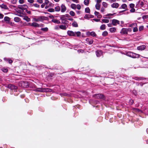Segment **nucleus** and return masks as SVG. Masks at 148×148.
<instances>
[{
    "label": "nucleus",
    "instance_id": "1",
    "mask_svg": "<svg viewBox=\"0 0 148 148\" xmlns=\"http://www.w3.org/2000/svg\"><path fill=\"white\" fill-rule=\"evenodd\" d=\"M19 85L23 87H27L29 86L28 82L23 81H21L20 82V84H19Z\"/></svg>",
    "mask_w": 148,
    "mask_h": 148
},
{
    "label": "nucleus",
    "instance_id": "2",
    "mask_svg": "<svg viewBox=\"0 0 148 148\" xmlns=\"http://www.w3.org/2000/svg\"><path fill=\"white\" fill-rule=\"evenodd\" d=\"M60 19L61 20L62 23H66L68 22L66 20V18L63 15L60 16Z\"/></svg>",
    "mask_w": 148,
    "mask_h": 148
},
{
    "label": "nucleus",
    "instance_id": "3",
    "mask_svg": "<svg viewBox=\"0 0 148 148\" xmlns=\"http://www.w3.org/2000/svg\"><path fill=\"white\" fill-rule=\"evenodd\" d=\"M60 10L63 13L65 12L66 10V8L65 6L63 4H62L60 6Z\"/></svg>",
    "mask_w": 148,
    "mask_h": 148
},
{
    "label": "nucleus",
    "instance_id": "4",
    "mask_svg": "<svg viewBox=\"0 0 148 148\" xmlns=\"http://www.w3.org/2000/svg\"><path fill=\"white\" fill-rule=\"evenodd\" d=\"M120 21L116 19H114L112 20V23L114 26H116L117 24H119Z\"/></svg>",
    "mask_w": 148,
    "mask_h": 148
},
{
    "label": "nucleus",
    "instance_id": "5",
    "mask_svg": "<svg viewBox=\"0 0 148 148\" xmlns=\"http://www.w3.org/2000/svg\"><path fill=\"white\" fill-rule=\"evenodd\" d=\"M28 8L27 5H19L18 6V8L22 10H24Z\"/></svg>",
    "mask_w": 148,
    "mask_h": 148
},
{
    "label": "nucleus",
    "instance_id": "6",
    "mask_svg": "<svg viewBox=\"0 0 148 148\" xmlns=\"http://www.w3.org/2000/svg\"><path fill=\"white\" fill-rule=\"evenodd\" d=\"M86 35L88 36H97L96 34L94 32H87L86 33Z\"/></svg>",
    "mask_w": 148,
    "mask_h": 148
},
{
    "label": "nucleus",
    "instance_id": "7",
    "mask_svg": "<svg viewBox=\"0 0 148 148\" xmlns=\"http://www.w3.org/2000/svg\"><path fill=\"white\" fill-rule=\"evenodd\" d=\"M29 24L31 26H33L35 27H40L39 24L33 22L32 23H29Z\"/></svg>",
    "mask_w": 148,
    "mask_h": 148
},
{
    "label": "nucleus",
    "instance_id": "8",
    "mask_svg": "<svg viewBox=\"0 0 148 148\" xmlns=\"http://www.w3.org/2000/svg\"><path fill=\"white\" fill-rule=\"evenodd\" d=\"M67 34L69 36H75V33L71 31H68L67 32Z\"/></svg>",
    "mask_w": 148,
    "mask_h": 148
},
{
    "label": "nucleus",
    "instance_id": "9",
    "mask_svg": "<svg viewBox=\"0 0 148 148\" xmlns=\"http://www.w3.org/2000/svg\"><path fill=\"white\" fill-rule=\"evenodd\" d=\"M8 88L11 89H16L17 87L16 86L12 85V84H9L8 86Z\"/></svg>",
    "mask_w": 148,
    "mask_h": 148
},
{
    "label": "nucleus",
    "instance_id": "10",
    "mask_svg": "<svg viewBox=\"0 0 148 148\" xmlns=\"http://www.w3.org/2000/svg\"><path fill=\"white\" fill-rule=\"evenodd\" d=\"M119 6V4L117 3H114L111 5V6L112 8H117Z\"/></svg>",
    "mask_w": 148,
    "mask_h": 148
},
{
    "label": "nucleus",
    "instance_id": "11",
    "mask_svg": "<svg viewBox=\"0 0 148 148\" xmlns=\"http://www.w3.org/2000/svg\"><path fill=\"white\" fill-rule=\"evenodd\" d=\"M139 55L138 54L132 53L131 54V56L130 57L132 58H138L139 57Z\"/></svg>",
    "mask_w": 148,
    "mask_h": 148
},
{
    "label": "nucleus",
    "instance_id": "12",
    "mask_svg": "<svg viewBox=\"0 0 148 148\" xmlns=\"http://www.w3.org/2000/svg\"><path fill=\"white\" fill-rule=\"evenodd\" d=\"M127 29L123 28L121 31V33L123 34H127Z\"/></svg>",
    "mask_w": 148,
    "mask_h": 148
},
{
    "label": "nucleus",
    "instance_id": "13",
    "mask_svg": "<svg viewBox=\"0 0 148 148\" xmlns=\"http://www.w3.org/2000/svg\"><path fill=\"white\" fill-rule=\"evenodd\" d=\"M96 96L99 99H104V95L101 94H97L96 95Z\"/></svg>",
    "mask_w": 148,
    "mask_h": 148
},
{
    "label": "nucleus",
    "instance_id": "14",
    "mask_svg": "<svg viewBox=\"0 0 148 148\" xmlns=\"http://www.w3.org/2000/svg\"><path fill=\"white\" fill-rule=\"evenodd\" d=\"M0 7H1V8L4 9L5 10H7L8 9V8L7 5L4 4H0Z\"/></svg>",
    "mask_w": 148,
    "mask_h": 148
},
{
    "label": "nucleus",
    "instance_id": "15",
    "mask_svg": "<svg viewBox=\"0 0 148 148\" xmlns=\"http://www.w3.org/2000/svg\"><path fill=\"white\" fill-rule=\"evenodd\" d=\"M40 21H42L46 19L47 17L43 16H40L38 17Z\"/></svg>",
    "mask_w": 148,
    "mask_h": 148
},
{
    "label": "nucleus",
    "instance_id": "16",
    "mask_svg": "<svg viewBox=\"0 0 148 148\" xmlns=\"http://www.w3.org/2000/svg\"><path fill=\"white\" fill-rule=\"evenodd\" d=\"M36 91L40 92H45L46 91V90L45 88H37L36 89Z\"/></svg>",
    "mask_w": 148,
    "mask_h": 148
},
{
    "label": "nucleus",
    "instance_id": "17",
    "mask_svg": "<svg viewBox=\"0 0 148 148\" xmlns=\"http://www.w3.org/2000/svg\"><path fill=\"white\" fill-rule=\"evenodd\" d=\"M23 20L26 21L27 22H29L30 21V19L27 16H24L23 17Z\"/></svg>",
    "mask_w": 148,
    "mask_h": 148
},
{
    "label": "nucleus",
    "instance_id": "18",
    "mask_svg": "<svg viewBox=\"0 0 148 148\" xmlns=\"http://www.w3.org/2000/svg\"><path fill=\"white\" fill-rule=\"evenodd\" d=\"M51 21L54 23H56L57 24H60V21L59 20H57L56 19H52Z\"/></svg>",
    "mask_w": 148,
    "mask_h": 148
},
{
    "label": "nucleus",
    "instance_id": "19",
    "mask_svg": "<svg viewBox=\"0 0 148 148\" xmlns=\"http://www.w3.org/2000/svg\"><path fill=\"white\" fill-rule=\"evenodd\" d=\"M102 54V52L101 51H98L96 52V55L97 56H100Z\"/></svg>",
    "mask_w": 148,
    "mask_h": 148
},
{
    "label": "nucleus",
    "instance_id": "20",
    "mask_svg": "<svg viewBox=\"0 0 148 148\" xmlns=\"http://www.w3.org/2000/svg\"><path fill=\"white\" fill-rule=\"evenodd\" d=\"M54 8V10H55V11L56 12H59L60 10V8L59 6H56Z\"/></svg>",
    "mask_w": 148,
    "mask_h": 148
},
{
    "label": "nucleus",
    "instance_id": "21",
    "mask_svg": "<svg viewBox=\"0 0 148 148\" xmlns=\"http://www.w3.org/2000/svg\"><path fill=\"white\" fill-rule=\"evenodd\" d=\"M109 30L110 32L113 33L115 32L116 29L114 27H111L110 29Z\"/></svg>",
    "mask_w": 148,
    "mask_h": 148
},
{
    "label": "nucleus",
    "instance_id": "22",
    "mask_svg": "<svg viewBox=\"0 0 148 148\" xmlns=\"http://www.w3.org/2000/svg\"><path fill=\"white\" fill-rule=\"evenodd\" d=\"M59 27L60 29L63 30H66V26L65 25H60L59 26Z\"/></svg>",
    "mask_w": 148,
    "mask_h": 148
},
{
    "label": "nucleus",
    "instance_id": "23",
    "mask_svg": "<svg viewBox=\"0 0 148 148\" xmlns=\"http://www.w3.org/2000/svg\"><path fill=\"white\" fill-rule=\"evenodd\" d=\"M14 21L16 22H18L20 21V18L18 17H16L14 18Z\"/></svg>",
    "mask_w": 148,
    "mask_h": 148
},
{
    "label": "nucleus",
    "instance_id": "24",
    "mask_svg": "<svg viewBox=\"0 0 148 148\" xmlns=\"http://www.w3.org/2000/svg\"><path fill=\"white\" fill-rule=\"evenodd\" d=\"M71 8L73 9H75L76 8V5L75 4L72 3L71 5Z\"/></svg>",
    "mask_w": 148,
    "mask_h": 148
},
{
    "label": "nucleus",
    "instance_id": "25",
    "mask_svg": "<svg viewBox=\"0 0 148 148\" xmlns=\"http://www.w3.org/2000/svg\"><path fill=\"white\" fill-rule=\"evenodd\" d=\"M72 26L75 27H77L78 26L77 23L75 22L74 21L72 24Z\"/></svg>",
    "mask_w": 148,
    "mask_h": 148
},
{
    "label": "nucleus",
    "instance_id": "26",
    "mask_svg": "<svg viewBox=\"0 0 148 148\" xmlns=\"http://www.w3.org/2000/svg\"><path fill=\"white\" fill-rule=\"evenodd\" d=\"M115 13L112 14H106L105 16H108L107 17L108 18H111L110 16H112Z\"/></svg>",
    "mask_w": 148,
    "mask_h": 148
},
{
    "label": "nucleus",
    "instance_id": "27",
    "mask_svg": "<svg viewBox=\"0 0 148 148\" xmlns=\"http://www.w3.org/2000/svg\"><path fill=\"white\" fill-rule=\"evenodd\" d=\"M75 35H76L77 37H79L81 35V33L80 32H75Z\"/></svg>",
    "mask_w": 148,
    "mask_h": 148
},
{
    "label": "nucleus",
    "instance_id": "28",
    "mask_svg": "<svg viewBox=\"0 0 148 148\" xmlns=\"http://www.w3.org/2000/svg\"><path fill=\"white\" fill-rule=\"evenodd\" d=\"M101 29L104 30L106 29V25L104 24H103L101 25L100 27Z\"/></svg>",
    "mask_w": 148,
    "mask_h": 148
},
{
    "label": "nucleus",
    "instance_id": "29",
    "mask_svg": "<svg viewBox=\"0 0 148 148\" xmlns=\"http://www.w3.org/2000/svg\"><path fill=\"white\" fill-rule=\"evenodd\" d=\"M122 8L123 9H127V5L125 4H122L121 6Z\"/></svg>",
    "mask_w": 148,
    "mask_h": 148
},
{
    "label": "nucleus",
    "instance_id": "30",
    "mask_svg": "<svg viewBox=\"0 0 148 148\" xmlns=\"http://www.w3.org/2000/svg\"><path fill=\"white\" fill-rule=\"evenodd\" d=\"M84 4L86 5H88L89 3V0H85L84 1Z\"/></svg>",
    "mask_w": 148,
    "mask_h": 148
},
{
    "label": "nucleus",
    "instance_id": "31",
    "mask_svg": "<svg viewBox=\"0 0 148 148\" xmlns=\"http://www.w3.org/2000/svg\"><path fill=\"white\" fill-rule=\"evenodd\" d=\"M102 21L103 23H107L109 22V20L108 19H103L102 20Z\"/></svg>",
    "mask_w": 148,
    "mask_h": 148
},
{
    "label": "nucleus",
    "instance_id": "32",
    "mask_svg": "<svg viewBox=\"0 0 148 148\" xmlns=\"http://www.w3.org/2000/svg\"><path fill=\"white\" fill-rule=\"evenodd\" d=\"M4 20L9 22L10 21V18L9 17L5 16L4 18Z\"/></svg>",
    "mask_w": 148,
    "mask_h": 148
},
{
    "label": "nucleus",
    "instance_id": "33",
    "mask_svg": "<svg viewBox=\"0 0 148 148\" xmlns=\"http://www.w3.org/2000/svg\"><path fill=\"white\" fill-rule=\"evenodd\" d=\"M85 12L87 13L90 12V10L88 7L86 8L85 9Z\"/></svg>",
    "mask_w": 148,
    "mask_h": 148
},
{
    "label": "nucleus",
    "instance_id": "34",
    "mask_svg": "<svg viewBox=\"0 0 148 148\" xmlns=\"http://www.w3.org/2000/svg\"><path fill=\"white\" fill-rule=\"evenodd\" d=\"M41 30L44 32H47L48 31V29L47 27H45L44 28H42L41 29Z\"/></svg>",
    "mask_w": 148,
    "mask_h": 148
},
{
    "label": "nucleus",
    "instance_id": "35",
    "mask_svg": "<svg viewBox=\"0 0 148 148\" xmlns=\"http://www.w3.org/2000/svg\"><path fill=\"white\" fill-rule=\"evenodd\" d=\"M108 34V33L107 31H105L103 32L102 34V35L103 36H107Z\"/></svg>",
    "mask_w": 148,
    "mask_h": 148
},
{
    "label": "nucleus",
    "instance_id": "36",
    "mask_svg": "<svg viewBox=\"0 0 148 148\" xmlns=\"http://www.w3.org/2000/svg\"><path fill=\"white\" fill-rule=\"evenodd\" d=\"M145 49L144 47H137V49L138 50H143Z\"/></svg>",
    "mask_w": 148,
    "mask_h": 148
},
{
    "label": "nucleus",
    "instance_id": "37",
    "mask_svg": "<svg viewBox=\"0 0 148 148\" xmlns=\"http://www.w3.org/2000/svg\"><path fill=\"white\" fill-rule=\"evenodd\" d=\"M69 14L72 16H74L75 15V12L72 11H71L70 12Z\"/></svg>",
    "mask_w": 148,
    "mask_h": 148
},
{
    "label": "nucleus",
    "instance_id": "38",
    "mask_svg": "<svg viewBox=\"0 0 148 148\" xmlns=\"http://www.w3.org/2000/svg\"><path fill=\"white\" fill-rule=\"evenodd\" d=\"M95 7L97 9L99 10L100 8V5L99 4H97L96 5Z\"/></svg>",
    "mask_w": 148,
    "mask_h": 148
},
{
    "label": "nucleus",
    "instance_id": "39",
    "mask_svg": "<svg viewBox=\"0 0 148 148\" xmlns=\"http://www.w3.org/2000/svg\"><path fill=\"white\" fill-rule=\"evenodd\" d=\"M2 71L4 72H6L8 71V69L7 68H3L1 69Z\"/></svg>",
    "mask_w": 148,
    "mask_h": 148
},
{
    "label": "nucleus",
    "instance_id": "40",
    "mask_svg": "<svg viewBox=\"0 0 148 148\" xmlns=\"http://www.w3.org/2000/svg\"><path fill=\"white\" fill-rule=\"evenodd\" d=\"M48 11L50 12H53L55 11V10L53 8H50L49 9Z\"/></svg>",
    "mask_w": 148,
    "mask_h": 148
},
{
    "label": "nucleus",
    "instance_id": "41",
    "mask_svg": "<svg viewBox=\"0 0 148 148\" xmlns=\"http://www.w3.org/2000/svg\"><path fill=\"white\" fill-rule=\"evenodd\" d=\"M33 21L36 22H38L40 21L38 17L37 18H33Z\"/></svg>",
    "mask_w": 148,
    "mask_h": 148
},
{
    "label": "nucleus",
    "instance_id": "42",
    "mask_svg": "<svg viewBox=\"0 0 148 148\" xmlns=\"http://www.w3.org/2000/svg\"><path fill=\"white\" fill-rule=\"evenodd\" d=\"M102 5L103 7L106 8L108 4L106 3L103 2L102 3Z\"/></svg>",
    "mask_w": 148,
    "mask_h": 148
},
{
    "label": "nucleus",
    "instance_id": "43",
    "mask_svg": "<svg viewBox=\"0 0 148 148\" xmlns=\"http://www.w3.org/2000/svg\"><path fill=\"white\" fill-rule=\"evenodd\" d=\"M33 6H34V7L38 8L40 7V5L38 4L37 3L33 4L32 5Z\"/></svg>",
    "mask_w": 148,
    "mask_h": 148
},
{
    "label": "nucleus",
    "instance_id": "44",
    "mask_svg": "<svg viewBox=\"0 0 148 148\" xmlns=\"http://www.w3.org/2000/svg\"><path fill=\"white\" fill-rule=\"evenodd\" d=\"M135 6V5L133 3H131L130 4V7L131 8H134Z\"/></svg>",
    "mask_w": 148,
    "mask_h": 148
},
{
    "label": "nucleus",
    "instance_id": "45",
    "mask_svg": "<svg viewBox=\"0 0 148 148\" xmlns=\"http://www.w3.org/2000/svg\"><path fill=\"white\" fill-rule=\"evenodd\" d=\"M76 8L78 10H79L81 9V7L79 4H77L76 5Z\"/></svg>",
    "mask_w": 148,
    "mask_h": 148
},
{
    "label": "nucleus",
    "instance_id": "46",
    "mask_svg": "<svg viewBox=\"0 0 148 148\" xmlns=\"http://www.w3.org/2000/svg\"><path fill=\"white\" fill-rule=\"evenodd\" d=\"M45 4L48 5V4L49 3V5L51 4V3H49L48 0H45Z\"/></svg>",
    "mask_w": 148,
    "mask_h": 148
},
{
    "label": "nucleus",
    "instance_id": "47",
    "mask_svg": "<svg viewBox=\"0 0 148 148\" xmlns=\"http://www.w3.org/2000/svg\"><path fill=\"white\" fill-rule=\"evenodd\" d=\"M137 25V24L136 23H132V24H131L130 25V27H132L133 26H136Z\"/></svg>",
    "mask_w": 148,
    "mask_h": 148
},
{
    "label": "nucleus",
    "instance_id": "48",
    "mask_svg": "<svg viewBox=\"0 0 148 148\" xmlns=\"http://www.w3.org/2000/svg\"><path fill=\"white\" fill-rule=\"evenodd\" d=\"M138 29L137 27H135L134 28L133 31L134 32H136L138 31Z\"/></svg>",
    "mask_w": 148,
    "mask_h": 148
},
{
    "label": "nucleus",
    "instance_id": "49",
    "mask_svg": "<svg viewBox=\"0 0 148 148\" xmlns=\"http://www.w3.org/2000/svg\"><path fill=\"white\" fill-rule=\"evenodd\" d=\"M144 27L143 26H140L139 28V31H140L143 29Z\"/></svg>",
    "mask_w": 148,
    "mask_h": 148
},
{
    "label": "nucleus",
    "instance_id": "50",
    "mask_svg": "<svg viewBox=\"0 0 148 148\" xmlns=\"http://www.w3.org/2000/svg\"><path fill=\"white\" fill-rule=\"evenodd\" d=\"M84 18H86V19H89V17L88 14H86L85 15V16H84Z\"/></svg>",
    "mask_w": 148,
    "mask_h": 148
},
{
    "label": "nucleus",
    "instance_id": "51",
    "mask_svg": "<svg viewBox=\"0 0 148 148\" xmlns=\"http://www.w3.org/2000/svg\"><path fill=\"white\" fill-rule=\"evenodd\" d=\"M132 52H128L127 53V55L130 57L131 54H132Z\"/></svg>",
    "mask_w": 148,
    "mask_h": 148
},
{
    "label": "nucleus",
    "instance_id": "52",
    "mask_svg": "<svg viewBox=\"0 0 148 148\" xmlns=\"http://www.w3.org/2000/svg\"><path fill=\"white\" fill-rule=\"evenodd\" d=\"M132 9L130 10V11L131 12H135V10L134 8H131Z\"/></svg>",
    "mask_w": 148,
    "mask_h": 148
},
{
    "label": "nucleus",
    "instance_id": "53",
    "mask_svg": "<svg viewBox=\"0 0 148 148\" xmlns=\"http://www.w3.org/2000/svg\"><path fill=\"white\" fill-rule=\"evenodd\" d=\"M63 15L65 17V18H66V17H67L69 18L70 17V16L68 14H66Z\"/></svg>",
    "mask_w": 148,
    "mask_h": 148
},
{
    "label": "nucleus",
    "instance_id": "54",
    "mask_svg": "<svg viewBox=\"0 0 148 148\" xmlns=\"http://www.w3.org/2000/svg\"><path fill=\"white\" fill-rule=\"evenodd\" d=\"M19 2L20 4H23L24 3V1L23 0H19Z\"/></svg>",
    "mask_w": 148,
    "mask_h": 148
},
{
    "label": "nucleus",
    "instance_id": "55",
    "mask_svg": "<svg viewBox=\"0 0 148 148\" xmlns=\"http://www.w3.org/2000/svg\"><path fill=\"white\" fill-rule=\"evenodd\" d=\"M37 2L40 3H41L43 2L42 0H37Z\"/></svg>",
    "mask_w": 148,
    "mask_h": 148
},
{
    "label": "nucleus",
    "instance_id": "56",
    "mask_svg": "<svg viewBox=\"0 0 148 148\" xmlns=\"http://www.w3.org/2000/svg\"><path fill=\"white\" fill-rule=\"evenodd\" d=\"M28 1L31 3H32L34 2V0H27Z\"/></svg>",
    "mask_w": 148,
    "mask_h": 148
},
{
    "label": "nucleus",
    "instance_id": "57",
    "mask_svg": "<svg viewBox=\"0 0 148 148\" xmlns=\"http://www.w3.org/2000/svg\"><path fill=\"white\" fill-rule=\"evenodd\" d=\"M95 15L96 16H98L99 14V13L97 12H96V11H95Z\"/></svg>",
    "mask_w": 148,
    "mask_h": 148
},
{
    "label": "nucleus",
    "instance_id": "58",
    "mask_svg": "<svg viewBox=\"0 0 148 148\" xmlns=\"http://www.w3.org/2000/svg\"><path fill=\"white\" fill-rule=\"evenodd\" d=\"M93 42V40H90L89 41V44H91Z\"/></svg>",
    "mask_w": 148,
    "mask_h": 148
},
{
    "label": "nucleus",
    "instance_id": "59",
    "mask_svg": "<svg viewBox=\"0 0 148 148\" xmlns=\"http://www.w3.org/2000/svg\"><path fill=\"white\" fill-rule=\"evenodd\" d=\"M72 1L76 3H79V1L78 0H72Z\"/></svg>",
    "mask_w": 148,
    "mask_h": 148
},
{
    "label": "nucleus",
    "instance_id": "60",
    "mask_svg": "<svg viewBox=\"0 0 148 148\" xmlns=\"http://www.w3.org/2000/svg\"><path fill=\"white\" fill-rule=\"evenodd\" d=\"M102 17L101 15L100 14H99L98 16H97V17L98 18H101Z\"/></svg>",
    "mask_w": 148,
    "mask_h": 148
},
{
    "label": "nucleus",
    "instance_id": "61",
    "mask_svg": "<svg viewBox=\"0 0 148 148\" xmlns=\"http://www.w3.org/2000/svg\"><path fill=\"white\" fill-rule=\"evenodd\" d=\"M93 20L96 22H99L100 21V19H94Z\"/></svg>",
    "mask_w": 148,
    "mask_h": 148
},
{
    "label": "nucleus",
    "instance_id": "62",
    "mask_svg": "<svg viewBox=\"0 0 148 148\" xmlns=\"http://www.w3.org/2000/svg\"><path fill=\"white\" fill-rule=\"evenodd\" d=\"M3 17V15L1 14H0V18H2Z\"/></svg>",
    "mask_w": 148,
    "mask_h": 148
},
{
    "label": "nucleus",
    "instance_id": "63",
    "mask_svg": "<svg viewBox=\"0 0 148 148\" xmlns=\"http://www.w3.org/2000/svg\"><path fill=\"white\" fill-rule=\"evenodd\" d=\"M105 11L104 9L103 8H102L101 10V12H103Z\"/></svg>",
    "mask_w": 148,
    "mask_h": 148
},
{
    "label": "nucleus",
    "instance_id": "64",
    "mask_svg": "<svg viewBox=\"0 0 148 148\" xmlns=\"http://www.w3.org/2000/svg\"><path fill=\"white\" fill-rule=\"evenodd\" d=\"M45 3H43V4H42V5H41V7L42 8H44V7H45Z\"/></svg>",
    "mask_w": 148,
    "mask_h": 148
}]
</instances>
